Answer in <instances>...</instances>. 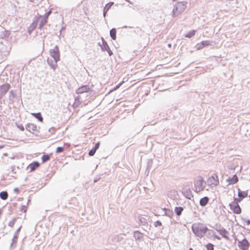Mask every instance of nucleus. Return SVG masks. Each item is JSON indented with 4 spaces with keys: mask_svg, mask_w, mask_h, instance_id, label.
I'll return each mask as SVG.
<instances>
[{
    "mask_svg": "<svg viewBox=\"0 0 250 250\" xmlns=\"http://www.w3.org/2000/svg\"><path fill=\"white\" fill-rule=\"evenodd\" d=\"M194 234L198 237H202L206 233L208 229L204 224L201 223H195L192 226Z\"/></svg>",
    "mask_w": 250,
    "mask_h": 250,
    "instance_id": "obj_1",
    "label": "nucleus"
},
{
    "mask_svg": "<svg viewBox=\"0 0 250 250\" xmlns=\"http://www.w3.org/2000/svg\"><path fill=\"white\" fill-rule=\"evenodd\" d=\"M187 2L181 1L178 2L173 9V15L174 16H177L182 13L186 8Z\"/></svg>",
    "mask_w": 250,
    "mask_h": 250,
    "instance_id": "obj_2",
    "label": "nucleus"
},
{
    "mask_svg": "<svg viewBox=\"0 0 250 250\" xmlns=\"http://www.w3.org/2000/svg\"><path fill=\"white\" fill-rule=\"evenodd\" d=\"M208 186L210 188L216 187L219 184V179L217 174L214 173L210 176L207 180Z\"/></svg>",
    "mask_w": 250,
    "mask_h": 250,
    "instance_id": "obj_3",
    "label": "nucleus"
},
{
    "mask_svg": "<svg viewBox=\"0 0 250 250\" xmlns=\"http://www.w3.org/2000/svg\"><path fill=\"white\" fill-rule=\"evenodd\" d=\"M241 202V199L235 198L229 205L231 210L236 214H240L241 212V209L238 204Z\"/></svg>",
    "mask_w": 250,
    "mask_h": 250,
    "instance_id": "obj_4",
    "label": "nucleus"
},
{
    "mask_svg": "<svg viewBox=\"0 0 250 250\" xmlns=\"http://www.w3.org/2000/svg\"><path fill=\"white\" fill-rule=\"evenodd\" d=\"M50 55L54 58L55 62L57 63L60 60L59 49L57 46H55L50 51Z\"/></svg>",
    "mask_w": 250,
    "mask_h": 250,
    "instance_id": "obj_5",
    "label": "nucleus"
},
{
    "mask_svg": "<svg viewBox=\"0 0 250 250\" xmlns=\"http://www.w3.org/2000/svg\"><path fill=\"white\" fill-rule=\"evenodd\" d=\"M100 45L101 46L102 50L106 51L110 56L113 54L112 51L110 50L107 42L104 41L103 38H102V44H100Z\"/></svg>",
    "mask_w": 250,
    "mask_h": 250,
    "instance_id": "obj_6",
    "label": "nucleus"
},
{
    "mask_svg": "<svg viewBox=\"0 0 250 250\" xmlns=\"http://www.w3.org/2000/svg\"><path fill=\"white\" fill-rule=\"evenodd\" d=\"M238 246L242 250H248L249 248L250 244L249 242L246 239H244L238 242Z\"/></svg>",
    "mask_w": 250,
    "mask_h": 250,
    "instance_id": "obj_7",
    "label": "nucleus"
},
{
    "mask_svg": "<svg viewBox=\"0 0 250 250\" xmlns=\"http://www.w3.org/2000/svg\"><path fill=\"white\" fill-rule=\"evenodd\" d=\"M10 85L8 83H4L0 86V94L4 95L10 89Z\"/></svg>",
    "mask_w": 250,
    "mask_h": 250,
    "instance_id": "obj_8",
    "label": "nucleus"
},
{
    "mask_svg": "<svg viewBox=\"0 0 250 250\" xmlns=\"http://www.w3.org/2000/svg\"><path fill=\"white\" fill-rule=\"evenodd\" d=\"M26 129L29 132L33 133L35 131H37V125L33 123H29L26 126Z\"/></svg>",
    "mask_w": 250,
    "mask_h": 250,
    "instance_id": "obj_9",
    "label": "nucleus"
},
{
    "mask_svg": "<svg viewBox=\"0 0 250 250\" xmlns=\"http://www.w3.org/2000/svg\"><path fill=\"white\" fill-rule=\"evenodd\" d=\"M238 181V177L236 174L234 175L232 177L229 178L227 179V182L229 185H233L237 183Z\"/></svg>",
    "mask_w": 250,
    "mask_h": 250,
    "instance_id": "obj_10",
    "label": "nucleus"
},
{
    "mask_svg": "<svg viewBox=\"0 0 250 250\" xmlns=\"http://www.w3.org/2000/svg\"><path fill=\"white\" fill-rule=\"evenodd\" d=\"M248 193L247 191H242L240 189H238V195L239 198H237V199H241V201L243 199L247 197L248 196Z\"/></svg>",
    "mask_w": 250,
    "mask_h": 250,
    "instance_id": "obj_11",
    "label": "nucleus"
},
{
    "mask_svg": "<svg viewBox=\"0 0 250 250\" xmlns=\"http://www.w3.org/2000/svg\"><path fill=\"white\" fill-rule=\"evenodd\" d=\"M40 164L38 162H34L28 166V168L30 169V171H33L36 168L40 167Z\"/></svg>",
    "mask_w": 250,
    "mask_h": 250,
    "instance_id": "obj_12",
    "label": "nucleus"
},
{
    "mask_svg": "<svg viewBox=\"0 0 250 250\" xmlns=\"http://www.w3.org/2000/svg\"><path fill=\"white\" fill-rule=\"evenodd\" d=\"M99 146H100V142H98L97 143H96V144L95 145V146L94 148H93L89 152V155L90 156H93L96 150L98 149V148L99 147Z\"/></svg>",
    "mask_w": 250,
    "mask_h": 250,
    "instance_id": "obj_13",
    "label": "nucleus"
},
{
    "mask_svg": "<svg viewBox=\"0 0 250 250\" xmlns=\"http://www.w3.org/2000/svg\"><path fill=\"white\" fill-rule=\"evenodd\" d=\"M209 199L208 197H204L200 199V205L201 206H205L208 203Z\"/></svg>",
    "mask_w": 250,
    "mask_h": 250,
    "instance_id": "obj_14",
    "label": "nucleus"
},
{
    "mask_svg": "<svg viewBox=\"0 0 250 250\" xmlns=\"http://www.w3.org/2000/svg\"><path fill=\"white\" fill-rule=\"evenodd\" d=\"M113 3H114L113 2H109L107 4H106L105 5V7H104V17L105 16L106 13L108 11V10L110 8V7L112 6Z\"/></svg>",
    "mask_w": 250,
    "mask_h": 250,
    "instance_id": "obj_15",
    "label": "nucleus"
},
{
    "mask_svg": "<svg viewBox=\"0 0 250 250\" xmlns=\"http://www.w3.org/2000/svg\"><path fill=\"white\" fill-rule=\"evenodd\" d=\"M196 33V30H193L191 31H190L187 34L185 35V37L187 38H190L192 37H193Z\"/></svg>",
    "mask_w": 250,
    "mask_h": 250,
    "instance_id": "obj_16",
    "label": "nucleus"
},
{
    "mask_svg": "<svg viewBox=\"0 0 250 250\" xmlns=\"http://www.w3.org/2000/svg\"><path fill=\"white\" fill-rule=\"evenodd\" d=\"M31 115L35 117L36 118L38 119L41 122H43V118L41 114V113H32Z\"/></svg>",
    "mask_w": 250,
    "mask_h": 250,
    "instance_id": "obj_17",
    "label": "nucleus"
},
{
    "mask_svg": "<svg viewBox=\"0 0 250 250\" xmlns=\"http://www.w3.org/2000/svg\"><path fill=\"white\" fill-rule=\"evenodd\" d=\"M110 35L111 38L113 40H115L116 39V30L115 28H112L110 31Z\"/></svg>",
    "mask_w": 250,
    "mask_h": 250,
    "instance_id": "obj_18",
    "label": "nucleus"
},
{
    "mask_svg": "<svg viewBox=\"0 0 250 250\" xmlns=\"http://www.w3.org/2000/svg\"><path fill=\"white\" fill-rule=\"evenodd\" d=\"M90 88L88 86L84 85L79 87V93L87 92L89 90Z\"/></svg>",
    "mask_w": 250,
    "mask_h": 250,
    "instance_id": "obj_19",
    "label": "nucleus"
},
{
    "mask_svg": "<svg viewBox=\"0 0 250 250\" xmlns=\"http://www.w3.org/2000/svg\"><path fill=\"white\" fill-rule=\"evenodd\" d=\"M0 197L2 200H6L8 198V193L6 191H2L0 192Z\"/></svg>",
    "mask_w": 250,
    "mask_h": 250,
    "instance_id": "obj_20",
    "label": "nucleus"
},
{
    "mask_svg": "<svg viewBox=\"0 0 250 250\" xmlns=\"http://www.w3.org/2000/svg\"><path fill=\"white\" fill-rule=\"evenodd\" d=\"M174 210L177 215H180L183 210V208L181 207H175Z\"/></svg>",
    "mask_w": 250,
    "mask_h": 250,
    "instance_id": "obj_21",
    "label": "nucleus"
},
{
    "mask_svg": "<svg viewBox=\"0 0 250 250\" xmlns=\"http://www.w3.org/2000/svg\"><path fill=\"white\" fill-rule=\"evenodd\" d=\"M219 233L224 237H227V231L225 229H220L218 230Z\"/></svg>",
    "mask_w": 250,
    "mask_h": 250,
    "instance_id": "obj_22",
    "label": "nucleus"
},
{
    "mask_svg": "<svg viewBox=\"0 0 250 250\" xmlns=\"http://www.w3.org/2000/svg\"><path fill=\"white\" fill-rule=\"evenodd\" d=\"M50 159V155L49 154L43 155L42 157V162L44 163Z\"/></svg>",
    "mask_w": 250,
    "mask_h": 250,
    "instance_id": "obj_23",
    "label": "nucleus"
},
{
    "mask_svg": "<svg viewBox=\"0 0 250 250\" xmlns=\"http://www.w3.org/2000/svg\"><path fill=\"white\" fill-rule=\"evenodd\" d=\"M64 147L60 146V147H58L56 148V152L57 153H60L64 151Z\"/></svg>",
    "mask_w": 250,
    "mask_h": 250,
    "instance_id": "obj_24",
    "label": "nucleus"
},
{
    "mask_svg": "<svg viewBox=\"0 0 250 250\" xmlns=\"http://www.w3.org/2000/svg\"><path fill=\"white\" fill-rule=\"evenodd\" d=\"M201 42L202 44L203 47L209 46L210 45V43L208 41H202Z\"/></svg>",
    "mask_w": 250,
    "mask_h": 250,
    "instance_id": "obj_25",
    "label": "nucleus"
},
{
    "mask_svg": "<svg viewBox=\"0 0 250 250\" xmlns=\"http://www.w3.org/2000/svg\"><path fill=\"white\" fill-rule=\"evenodd\" d=\"M207 250H214L213 245L210 243H208L206 245Z\"/></svg>",
    "mask_w": 250,
    "mask_h": 250,
    "instance_id": "obj_26",
    "label": "nucleus"
},
{
    "mask_svg": "<svg viewBox=\"0 0 250 250\" xmlns=\"http://www.w3.org/2000/svg\"><path fill=\"white\" fill-rule=\"evenodd\" d=\"M27 208L26 206L23 205L21 206V211L22 212L25 213L27 211Z\"/></svg>",
    "mask_w": 250,
    "mask_h": 250,
    "instance_id": "obj_27",
    "label": "nucleus"
},
{
    "mask_svg": "<svg viewBox=\"0 0 250 250\" xmlns=\"http://www.w3.org/2000/svg\"><path fill=\"white\" fill-rule=\"evenodd\" d=\"M196 48L198 50H200V49H202L203 47V45L201 43V42H199V43H198L197 44H196Z\"/></svg>",
    "mask_w": 250,
    "mask_h": 250,
    "instance_id": "obj_28",
    "label": "nucleus"
},
{
    "mask_svg": "<svg viewBox=\"0 0 250 250\" xmlns=\"http://www.w3.org/2000/svg\"><path fill=\"white\" fill-rule=\"evenodd\" d=\"M204 181V179L202 177V176H199V179L198 180V182H199V184L202 186V184H203V182Z\"/></svg>",
    "mask_w": 250,
    "mask_h": 250,
    "instance_id": "obj_29",
    "label": "nucleus"
},
{
    "mask_svg": "<svg viewBox=\"0 0 250 250\" xmlns=\"http://www.w3.org/2000/svg\"><path fill=\"white\" fill-rule=\"evenodd\" d=\"M120 86H121V85H119V84H118V85H117L116 86V87H114V88H113V90H111V91H115V90H117V89H118Z\"/></svg>",
    "mask_w": 250,
    "mask_h": 250,
    "instance_id": "obj_30",
    "label": "nucleus"
},
{
    "mask_svg": "<svg viewBox=\"0 0 250 250\" xmlns=\"http://www.w3.org/2000/svg\"><path fill=\"white\" fill-rule=\"evenodd\" d=\"M250 224V220H247L245 221L244 225H249Z\"/></svg>",
    "mask_w": 250,
    "mask_h": 250,
    "instance_id": "obj_31",
    "label": "nucleus"
},
{
    "mask_svg": "<svg viewBox=\"0 0 250 250\" xmlns=\"http://www.w3.org/2000/svg\"><path fill=\"white\" fill-rule=\"evenodd\" d=\"M135 234H138V235H141V234L139 232V231H136L135 232Z\"/></svg>",
    "mask_w": 250,
    "mask_h": 250,
    "instance_id": "obj_32",
    "label": "nucleus"
},
{
    "mask_svg": "<svg viewBox=\"0 0 250 250\" xmlns=\"http://www.w3.org/2000/svg\"><path fill=\"white\" fill-rule=\"evenodd\" d=\"M124 83V81H122L121 83H120L119 84V85H122L123 83Z\"/></svg>",
    "mask_w": 250,
    "mask_h": 250,
    "instance_id": "obj_33",
    "label": "nucleus"
},
{
    "mask_svg": "<svg viewBox=\"0 0 250 250\" xmlns=\"http://www.w3.org/2000/svg\"><path fill=\"white\" fill-rule=\"evenodd\" d=\"M46 21H47V18L45 19V21H44V22H45V23H46Z\"/></svg>",
    "mask_w": 250,
    "mask_h": 250,
    "instance_id": "obj_34",
    "label": "nucleus"
},
{
    "mask_svg": "<svg viewBox=\"0 0 250 250\" xmlns=\"http://www.w3.org/2000/svg\"><path fill=\"white\" fill-rule=\"evenodd\" d=\"M3 147V146H0V148H2Z\"/></svg>",
    "mask_w": 250,
    "mask_h": 250,
    "instance_id": "obj_35",
    "label": "nucleus"
},
{
    "mask_svg": "<svg viewBox=\"0 0 250 250\" xmlns=\"http://www.w3.org/2000/svg\"><path fill=\"white\" fill-rule=\"evenodd\" d=\"M216 238H217L218 239H220V238H219V237H216Z\"/></svg>",
    "mask_w": 250,
    "mask_h": 250,
    "instance_id": "obj_36",
    "label": "nucleus"
},
{
    "mask_svg": "<svg viewBox=\"0 0 250 250\" xmlns=\"http://www.w3.org/2000/svg\"><path fill=\"white\" fill-rule=\"evenodd\" d=\"M21 129L22 130H24V128H23V127L21 128Z\"/></svg>",
    "mask_w": 250,
    "mask_h": 250,
    "instance_id": "obj_37",
    "label": "nucleus"
},
{
    "mask_svg": "<svg viewBox=\"0 0 250 250\" xmlns=\"http://www.w3.org/2000/svg\"><path fill=\"white\" fill-rule=\"evenodd\" d=\"M189 250H193L192 248H190Z\"/></svg>",
    "mask_w": 250,
    "mask_h": 250,
    "instance_id": "obj_38",
    "label": "nucleus"
},
{
    "mask_svg": "<svg viewBox=\"0 0 250 250\" xmlns=\"http://www.w3.org/2000/svg\"><path fill=\"white\" fill-rule=\"evenodd\" d=\"M15 190H16V191H18V189H15Z\"/></svg>",
    "mask_w": 250,
    "mask_h": 250,
    "instance_id": "obj_39",
    "label": "nucleus"
},
{
    "mask_svg": "<svg viewBox=\"0 0 250 250\" xmlns=\"http://www.w3.org/2000/svg\"><path fill=\"white\" fill-rule=\"evenodd\" d=\"M15 190H16V191H18V189H15Z\"/></svg>",
    "mask_w": 250,
    "mask_h": 250,
    "instance_id": "obj_40",
    "label": "nucleus"
},
{
    "mask_svg": "<svg viewBox=\"0 0 250 250\" xmlns=\"http://www.w3.org/2000/svg\"><path fill=\"white\" fill-rule=\"evenodd\" d=\"M52 130H51V131H53V130H54V128H52Z\"/></svg>",
    "mask_w": 250,
    "mask_h": 250,
    "instance_id": "obj_41",
    "label": "nucleus"
},
{
    "mask_svg": "<svg viewBox=\"0 0 250 250\" xmlns=\"http://www.w3.org/2000/svg\"><path fill=\"white\" fill-rule=\"evenodd\" d=\"M52 130H51V131H53V130H54V128H52Z\"/></svg>",
    "mask_w": 250,
    "mask_h": 250,
    "instance_id": "obj_42",
    "label": "nucleus"
}]
</instances>
